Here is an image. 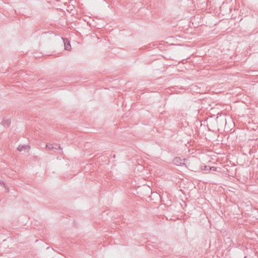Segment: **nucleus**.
I'll list each match as a JSON object with an SVG mask.
<instances>
[{"label": "nucleus", "mask_w": 258, "mask_h": 258, "mask_svg": "<svg viewBox=\"0 0 258 258\" xmlns=\"http://www.w3.org/2000/svg\"><path fill=\"white\" fill-rule=\"evenodd\" d=\"M46 147L48 150H54L55 152L58 150H61V148L60 146H57V144H47Z\"/></svg>", "instance_id": "obj_1"}, {"label": "nucleus", "mask_w": 258, "mask_h": 258, "mask_svg": "<svg viewBox=\"0 0 258 258\" xmlns=\"http://www.w3.org/2000/svg\"><path fill=\"white\" fill-rule=\"evenodd\" d=\"M185 159H181L180 157H176L173 160V162L174 164L177 165H181V164H184Z\"/></svg>", "instance_id": "obj_2"}, {"label": "nucleus", "mask_w": 258, "mask_h": 258, "mask_svg": "<svg viewBox=\"0 0 258 258\" xmlns=\"http://www.w3.org/2000/svg\"><path fill=\"white\" fill-rule=\"evenodd\" d=\"M64 49L67 50H70L71 46L70 41L67 39H63Z\"/></svg>", "instance_id": "obj_3"}, {"label": "nucleus", "mask_w": 258, "mask_h": 258, "mask_svg": "<svg viewBox=\"0 0 258 258\" xmlns=\"http://www.w3.org/2000/svg\"><path fill=\"white\" fill-rule=\"evenodd\" d=\"M2 124L5 127H8L11 124V121L9 119H4L2 121Z\"/></svg>", "instance_id": "obj_4"}, {"label": "nucleus", "mask_w": 258, "mask_h": 258, "mask_svg": "<svg viewBox=\"0 0 258 258\" xmlns=\"http://www.w3.org/2000/svg\"><path fill=\"white\" fill-rule=\"evenodd\" d=\"M29 149V146L27 145H19L17 149L19 151H25Z\"/></svg>", "instance_id": "obj_5"}, {"label": "nucleus", "mask_w": 258, "mask_h": 258, "mask_svg": "<svg viewBox=\"0 0 258 258\" xmlns=\"http://www.w3.org/2000/svg\"><path fill=\"white\" fill-rule=\"evenodd\" d=\"M205 168H207V171L212 170V171H216L217 168L214 166L210 167L209 166H205Z\"/></svg>", "instance_id": "obj_6"}, {"label": "nucleus", "mask_w": 258, "mask_h": 258, "mask_svg": "<svg viewBox=\"0 0 258 258\" xmlns=\"http://www.w3.org/2000/svg\"><path fill=\"white\" fill-rule=\"evenodd\" d=\"M0 184L4 186L6 189H7L8 190H9V188L8 187V186H7V185L4 182H3L2 181H1L0 180Z\"/></svg>", "instance_id": "obj_7"}, {"label": "nucleus", "mask_w": 258, "mask_h": 258, "mask_svg": "<svg viewBox=\"0 0 258 258\" xmlns=\"http://www.w3.org/2000/svg\"><path fill=\"white\" fill-rule=\"evenodd\" d=\"M6 241V240H3V243H2V245H5Z\"/></svg>", "instance_id": "obj_8"}, {"label": "nucleus", "mask_w": 258, "mask_h": 258, "mask_svg": "<svg viewBox=\"0 0 258 258\" xmlns=\"http://www.w3.org/2000/svg\"><path fill=\"white\" fill-rule=\"evenodd\" d=\"M223 123H224L225 124H226V119H225V118H224V119H223Z\"/></svg>", "instance_id": "obj_9"}, {"label": "nucleus", "mask_w": 258, "mask_h": 258, "mask_svg": "<svg viewBox=\"0 0 258 258\" xmlns=\"http://www.w3.org/2000/svg\"><path fill=\"white\" fill-rule=\"evenodd\" d=\"M204 167H205V166H204ZM202 169L207 171V168H202Z\"/></svg>", "instance_id": "obj_10"}, {"label": "nucleus", "mask_w": 258, "mask_h": 258, "mask_svg": "<svg viewBox=\"0 0 258 258\" xmlns=\"http://www.w3.org/2000/svg\"><path fill=\"white\" fill-rule=\"evenodd\" d=\"M4 251H6V252H9V250H5Z\"/></svg>", "instance_id": "obj_11"}, {"label": "nucleus", "mask_w": 258, "mask_h": 258, "mask_svg": "<svg viewBox=\"0 0 258 258\" xmlns=\"http://www.w3.org/2000/svg\"><path fill=\"white\" fill-rule=\"evenodd\" d=\"M244 258H246V256H245Z\"/></svg>", "instance_id": "obj_12"}]
</instances>
